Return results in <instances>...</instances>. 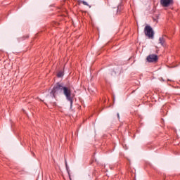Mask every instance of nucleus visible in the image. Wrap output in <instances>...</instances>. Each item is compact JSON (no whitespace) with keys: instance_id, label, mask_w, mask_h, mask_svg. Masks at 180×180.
<instances>
[{"instance_id":"1","label":"nucleus","mask_w":180,"mask_h":180,"mask_svg":"<svg viewBox=\"0 0 180 180\" xmlns=\"http://www.w3.org/2000/svg\"><path fill=\"white\" fill-rule=\"evenodd\" d=\"M50 94L52 96V98H57L58 95H61V94H63L67 101L70 102V108L72 107V103L74 102V98L75 96V94H72V92L71 91V87L65 86L63 84L56 83L53 86Z\"/></svg>"},{"instance_id":"2","label":"nucleus","mask_w":180,"mask_h":180,"mask_svg":"<svg viewBox=\"0 0 180 180\" xmlns=\"http://www.w3.org/2000/svg\"><path fill=\"white\" fill-rule=\"evenodd\" d=\"M144 33L148 39H154V31L150 25H146L144 28Z\"/></svg>"},{"instance_id":"3","label":"nucleus","mask_w":180,"mask_h":180,"mask_svg":"<svg viewBox=\"0 0 180 180\" xmlns=\"http://www.w3.org/2000/svg\"><path fill=\"white\" fill-rule=\"evenodd\" d=\"M146 60L148 63H157V61H158V56L155 54L149 55Z\"/></svg>"},{"instance_id":"4","label":"nucleus","mask_w":180,"mask_h":180,"mask_svg":"<svg viewBox=\"0 0 180 180\" xmlns=\"http://www.w3.org/2000/svg\"><path fill=\"white\" fill-rule=\"evenodd\" d=\"M160 4L162 6L167 8L174 4V0H160Z\"/></svg>"},{"instance_id":"5","label":"nucleus","mask_w":180,"mask_h":180,"mask_svg":"<svg viewBox=\"0 0 180 180\" xmlns=\"http://www.w3.org/2000/svg\"><path fill=\"white\" fill-rule=\"evenodd\" d=\"M165 37H167V36L162 35L159 38V43L162 46H165Z\"/></svg>"},{"instance_id":"6","label":"nucleus","mask_w":180,"mask_h":180,"mask_svg":"<svg viewBox=\"0 0 180 180\" xmlns=\"http://www.w3.org/2000/svg\"><path fill=\"white\" fill-rule=\"evenodd\" d=\"M122 9H123V6H122V5L118 6L117 9V15H120Z\"/></svg>"},{"instance_id":"7","label":"nucleus","mask_w":180,"mask_h":180,"mask_svg":"<svg viewBox=\"0 0 180 180\" xmlns=\"http://www.w3.org/2000/svg\"><path fill=\"white\" fill-rule=\"evenodd\" d=\"M58 78H61V77H64V72L59 71L57 74Z\"/></svg>"},{"instance_id":"8","label":"nucleus","mask_w":180,"mask_h":180,"mask_svg":"<svg viewBox=\"0 0 180 180\" xmlns=\"http://www.w3.org/2000/svg\"><path fill=\"white\" fill-rule=\"evenodd\" d=\"M83 5L88 6V3L86 1H82Z\"/></svg>"},{"instance_id":"9","label":"nucleus","mask_w":180,"mask_h":180,"mask_svg":"<svg viewBox=\"0 0 180 180\" xmlns=\"http://www.w3.org/2000/svg\"><path fill=\"white\" fill-rule=\"evenodd\" d=\"M65 167H66V169H68V165L67 164V162H65Z\"/></svg>"},{"instance_id":"10","label":"nucleus","mask_w":180,"mask_h":180,"mask_svg":"<svg viewBox=\"0 0 180 180\" xmlns=\"http://www.w3.org/2000/svg\"><path fill=\"white\" fill-rule=\"evenodd\" d=\"M117 116L118 119H120V115H119V113L117 114Z\"/></svg>"}]
</instances>
